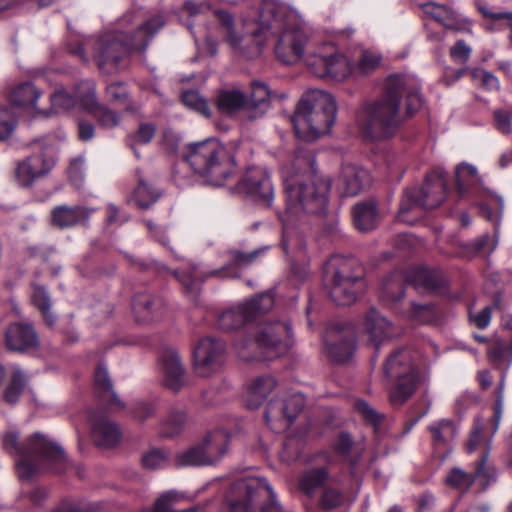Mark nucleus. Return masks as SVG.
<instances>
[{"label":"nucleus","instance_id":"nucleus-28","mask_svg":"<svg viewBox=\"0 0 512 512\" xmlns=\"http://www.w3.org/2000/svg\"><path fill=\"white\" fill-rule=\"evenodd\" d=\"M91 210L82 206H56L51 212L53 226L64 229L88 222Z\"/></svg>","mask_w":512,"mask_h":512},{"label":"nucleus","instance_id":"nucleus-31","mask_svg":"<svg viewBox=\"0 0 512 512\" xmlns=\"http://www.w3.org/2000/svg\"><path fill=\"white\" fill-rule=\"evenodd\" d=\"M216 108L224 115L233 116L244 110L246 120V95L239 89H222L215 97Z\"/></svg>","mask_w":512,"mask_h":512},{"label":"nucleus","instance_id":"nucleus-64","mask_svg":"<svg viewBox=\"0 0 512 512\" xmlns=\"http://www.w3.org/2000/svg\"><path fill=\"white\" fill-rule=\"evenodd\" d=\"M498 305L500 306V299L495 300L493 305L486 306L477 314L470 313L471 321L477 328L485 329L490 324L493 307Z\"/></svg>","mask_w":512,"mask_h":512},{"label":"nucleus","instance_id":"nucleus-59","mask_svg":"<svg viewBox=\"0 0 512 512\" xmlns=\"http://www.w3.org/2000/svg\"><path fill=\"white\" fill-rule=\"evenodd\" d=\"M343 494L340 490L326 487L320 498V506L324 510H333L343 503Z\"/></svg>","mask_w":512,"mask_h":512},{"label":"nucleus","instance_id":"nucleus-20","mask_svg":"<svg viewBox=\"0 0 512 512\" xmlns=\"http://www.w3.org/2000/svg\"><path fill=\"white\" fill-rule=\"evenodd\" d=\"M356 334L352 326L338 325L325 338L327 356L336 363L347 361L355 347Z\"/></svg>","mask_w":512,"mask_h":512},{"label":"nucleus","instance_id":"nucleus-42","mask_svg":"<svg viewBox=\"0 0 512 512\" xmlns=\"http://www.w3.org/2000/svg\"><path fill=\"white\" fill-rule=\"evenodd\" d=\"M50 170V165L46 163L43 156L34 155L27 158L19 164L17 173L20 176L35 179L43 176Z\"/></svg>","mask_w":512,"mask_h":512},{"label":"nucleus","instance_id":"nucleus-11","mask_svg":"<svg viewBox=\"0 0 512 512\" xmlns=\"http://www.w3.org/2000/svg\"><path fill=\"white\" fill-rule=\"evenodd\" d=\"M447 189L444 173L441 170H433L427 174L423 187L405 190L399 205L398 220L413 224L414 219L409 218L408 213L417 208L424 210L437 208L444 201Z\"/></svg>","mask_w":512,"mask_h":512},{"label":"nucleus","instance_id":"nucleus-12","mask_svg":"<svg viewBox=\"0 0 512 512\" xmlns=\"http://www.w3.org/2000/svg\"><path fill=\"white\" fill-rule=\"evenodd\" d=\"M260 251L243 252L238 249H229L225 255L227 263L220 269L211 270L207 274L201 272L197 265H189L186 268L175 270L174 275L185 288L186 292L196 295L199 285L208 277H230L239 276L240 269L250 266L258 257Z\"/></svg>","mask_w":512,"mask_h":512},{"label":"nucleus","instance_id":"nucleus-44","mask_svg":"<svg viewBox=\"0 0 512 512\" xmlns=\"http://www.w3.org/2000/svg\"><path fill=\"white\" fill-rule=\"evenodd\" d=\"M77 101L83 110L93 115L103 105L97 101L95 86L93 83L87 82L79 85L77 88Z\"/></svg>","mask_w":512,"mask_h":512},{"label":"nucleus","instance_id":"nucleus-14","mask_svg":"<svg viewBox=\"0 0 512 512\" xmlns=\"http://www.w3.org/2000/svg\"><path fill=\"white\" fill-rule=\"evenodd\" d=\"M217 20L219 33L224 41L235 51H238L248 59L255 58L261 54L264 45V38L261 36V26L243 33L242 25L237 24L233 14L225 9L214 11Z\"/></svg>","mask_w":512,"mask_h":512},{"label":"nucleus","instance_id":"nucleus-41","mask_svg":"<svg viewBox=\"0 0 512 512\" xmlns=\"http://www.w3.org/2000/svg\"><path fill=\"white\" fill-rule=\"evenodd\" d=\"M187 423L186 413L182 410L171 409L161 424V435L172 438L182 433Z\"/></svg>","mask_w":512,"mask_h":512},{"label":"nucleus","instance_id":"nucleus-4","mask_svg":"<svg viewBox=\"0 0 512 512\" xmlns=\"http://www.w3.org/2000/svg\"><path fill=\"white\" fill-rule=\"evenodd\" d=\"M165 24L161 15H156L133 33L128 36L125 32H109L105 33L98 39L80 44L75 51L84 61L87 60L86 47L92 46L93 56L97 61L100 69H114L118 66L119 61L130 52H144L149 44L150 39Z\"/></svg>","mask_w":512,"mask_h":512},{"label":"nucleus","instance_id":"nucleus-23","mask_svg":"<svg viewBox=\"0 0 512 512\" xmlns=\"http://www.w3.org/2000/svg\"><path fill=\"white\" fill-rule=\"evenodd\" d=\"M161 371L162 383L167 389L178 392L186 386V370L179 354L175 350H164L161 357Z\"/></svg>","mask_w":512,"mask_h":512},{"label":"nucleus","instance_id":"nucleus-29","mask_svg":"<svg viewBox=\"0 0 512 512\" xmlns=\"http://www.w3.org/2000/svg\"><path fill=\"white\" fill-rule=\"evenodd\" d=\"M270 90L265 83L253 82L251 93L246 96V120L255 121L264 116L269 108Z\"/></svg>","mask_w":512,"mask_h":512},{"label":"nucleus","instance_id":"nucleus-40","mask_svg":"<svg viewBox=\"0 0 512 512\" xmlns=\"http://www.w3.org/2000/svg\"><path fill=\"white\" fill-rule=\"evenodd\" d=\"M175 465L177 467L210 466L200 442L178 452L175 456Z\"/></svg>","mask_w":512,"mask_h":512},{"label":"nucleus","instance_id":"nucleus-18","mask_svg":"<svg viewBox=\"0 0 512 512\" xmlns=\"http://www.w3.org/2000/svg\"><path fill=\"white\" fill-rule=\"evenodd\" d=\"M305 404L304 396L295 393L282 400L268 403L265 411L266 423L275 431L285 430L294 422Z\"/></svg>","mask_w":512,"mask_h":512},{"label":"nucleus","instance_id":"nucleus-48","mask_svg":"<svg viewBox=\"0 0 512 512\" xmlns=\"http://www.w3.org/2000/svg\"><path fill=\"white\" fill-rule=\"evenodd\" d=\"M51 107L56 112L68 111L77 103L76 94L68 92L65 88H57L50 96Z\"/></svg>","mask_w":512,"mask_h":512},{"label":"nucleus","instance_id":"nucleus-37","mask_svg":"<svg viewBox=\"0 0 512 512\" xmlns=\"http://www.w3.org/2000/svg\"><path fill=\"white\" fill-rule=\"evenodd\" d=\"M328 479L329 472L325 467L311 468L301 475L299 489L307 496H313Z\"/></svg>","mask_w":512,"mask_h":512},{"label":"nucleus","instance_id":"nucleus-19","mask_svg":"<svg viewBox=\"0 0 512 512\" xmlns=\"http://www.w3.org/2000/svg\"><path fill=\"white\" fill-rule=\"evenodd\" d=\"M236 189L239 193L248 195L266 206H269L273 199L274 190L270 176L260 167L249 168L239 180Z\"/></svg>","mask_w":512,"mask_h":512},{"label":"nucleus","instance_id":"nucleus-13","mask_svg":"<svg viewBox=\"0 0 512 512\" xmlns=\"http://www.w3.org/2000/svg\"><path fill=\"white\" fill-rule=\"evenodd\" d=\"M383 372L386 377L394 379L389 390L390 403L399 407L415 392L418 376L406 349L395 350L385 361Z\"/></svg>","mask_w":512,"mask_h":512},{"label":"nucleus","instance_id":"nucleus-27","mask_svg":"<svg viewBox=\"0 0 512 512\" xmlns=\"http://www.w3.org/2000/svg\"><path fill=\"white\" fill-rule=\"evenodd\" d=\"M8 349L25 351L38 345L37 334L32 325L27 323H12L5 332Z\"/></svg>","mask_w":512,"mask_h":512},{"label":"nucleus","instance_id":"nucleus-47","mask_svg":"<svg viewBox=\"0 0 512 512\" xmlns=\"http://www.w3.org/2000/svg\"><path fill=\"white\" fill-rule=\"evenodd\" d=\"M34 305L41 311L43 318L48 326H52L55 322V317L50 312V297L45 288L37 286L34 288L32 295Z\"/></svg>","mask_w":512,"mask_h":512},{"label":"nucleus","instance_id":"nucleus-51","mask_svg":"<svg viewBox=\"0 0 512 512\" xmlns=\"http://www.w3.org/2000/svg\"><path fill=\"white\" fill-rule=\"evenodd\" d=\"M168 463V455L164 450L152 448L145 452L141 457L143 468L156 470L164 468Z\"/></svg>","mask_w":512,"mask_h":512},{"label":"nucleus","instance_id":"nucleus-3","mask_svg":"<svg viewBox=\"0 0 512 512\" xmlns=\"http://www.w3.org/2000/svg\"><path fill=\"white\" fill-rule=\"evenodd\" d=\"M2 447L18 457L16 467L22 480L30 479L45 467L55 472H62L66 467L67 458L62 447L41 433H34L24 442H19L17 432L7 431L2 436Z\"/></svg>","mask_w":512,"mask_h":512},{"label":"nucleus","instance_id":"nucleus-6","mask_svg":"<svg viewBox=\"0 0 512 512\" xmlns=\"http://www.w3.org/2000/svg\"><path fill=\"white\" fill-rule=\"evenodd\" d=\"M336 113L333 96L314 89L303 95L291 121L299 138L314 141L329 133L335 123Z\"/></svg>","mask_w":512,"mask_h":512},{"label":"nucleus","instance_id":"nucleus-62","mask_svg":"<svg viewBox=\"0 0 512 512\" xmlns=\"http://www.w3.org/2000/svg\"><path fill=\"white\" fill-rule=\"evenodd\" d=\"M156 133V126L151 123H142L131 137V148L134 149L135 144H147L149 143Z\"/></svg>","mask_w":512,"mask_h":512},{"label":"nucleus","instance_id":"nucleus-35","mask_svg":"<svg viewBox=\"0 0 512 512\" xmlns=\"http://www.w3.org/2000/svg\"><path fill=\"white\" fill-rule=\"evenodd\" d=\"M94 390L96 396L101 402L114 405L118 408H123V403L118 399L115 391L113 390V385L109 378L107 369L102 364L98 365L95 372Z\"/></svg>","mask_w":512,"mask_h":512},{"label":"nucleus","instance_id":"nucleus-63","mask_svg":"<svg viewBox=\"0 0 512 512\" xmlns=\"http://www.w3.org/2000/svg\"><path fill=\"white\" fill-rule=\"evenodd\" d=\"M106 93L108 99L114 103L126 104L127 110H132L130 105L127 103L128 92L126 87L121 83H113L107 86Z\"/></svg>","mask_w":512,"mask_h":512},{"label":"nucleus","instance_id":"nucleus-5","mask_svg":"<svg viewBox=\"0 0 512 512\" xmlns=\"http://www.w3.org/2000/svg\"><path fill=\"white\" fill-rule=\"evenodd\" d=\"M259 25L264 42L269 36L279 34L275 55L281 62L291 65L303 57L310 41V34L287 18L285 7L273 1H264L261 6Z\"/></svg>","mask_w":512,"mask_h":512},{"label":"nucleus","instance_id":"nucleus-17","mask_svg":"<svg viewBox=\"0 0 512 512\" xmlns=\"http://www.w3.org/2000/svg\"><path fill=\"white\" fill-rule=\"evenodd\" d=\"M225 344L214 337H204L194 348V370L200 377H209L224 363Z\"/></svg>","mask_w":512,"mask_h":512},{"label":"nucleus","instance_id":"nucleus-50","mask_svg":"<svg viewBox=\"0 0 512 512\" xmlns=\"http://www.w3.org/2000/svg\"><path fill=\"white\" fill-rule=\"evenodd\" d=\"M18 121L12 110L0 106V142L6 141L14 133Z\"/></svg>","mask_w":512,"mask_h":512},{"label":"nucleus","instance_id":"nucleus-43","mask_svg":"<svg viewBox=\"0 0 512 512\" xmlns=\"http://www.w3.org/2000/svg\"><path fill=\"white\" fill-rule=\"evenodd\" d=\"M160 198V193L153 189L144 180H140L134 189L131 201L140 209H148Z\"/></svg>","mask_w":512,"mask_h":512},{"label":"nucleus","instance_id":"nucleus-60","mask_svg":"<svg viewBox=\"0 0 512 512\" xmlns=\"http://www.w3.org/2000/svg\"><path fill=\"white\" fill-rule=\"evenodd\" d=\"M182 100L186 106L195 109L207 117L210 116L208 103L198 92L187 91L183 93Z\"/></svg>","mask_w":512,"mask_h":512},{"label":"nucleus","instance_id":"nucleus-52","mask_svg":"<svg viewBox=\"0 0 512 512\" xmlns=\"http://www.w3.org/2000/svg\"><path fill=\"white\" fill-rule=\"evenodd\" d=\"M445 482L452 488L468 490L474 483L473 473L465 472L460 468H453L446 476Z\"/></svg>","mask_w":512,"mask_h":512},{"label":"nucleus","instance_id":"nucleus-38","mask_svg":"<svg viewBox=\"0 0 512 512\" xmlns=\"http://www.w3.org/2000/svg\"><path fill=\"white\" fill-rule=\"evenodd\" d=\"M184 500V494L176 490L166 491L161 494L155 501L154 508L152 511L143 512H200L204 508L200 505L176 511L173 506Z\"/></svg>","mask_w":512,"mask_h":512},{"label":"nucleus","instance_id":"nucleus-49","mask_svg":"<svg viewBox=\"0 0 512 512\" xmlns=\"http://www.w3.org/2000/svg\"><path fill=\"white\" fill-rule=\"evenodd\" d=\"M26 379L20 371H14L11 379L4 390V400L9 404H14L18 401L23 389L25 387Z\"/></svg>","mask_w":512,"mask_h":512},{"label":"nucleus","instance_id":"nucleus-2","mask_svg":"<svg viewBox=\"0 0 512 512\" xmlns=\"http://www.w3.org/2000/svg\"><path fill=\"white\" fill-rule=\"evenodd\" d=\"M406 79L402 75H390L382 94L367 103L359 122L364 136L370 140H386L393 137L405 122L401 110Z\"/></svg>","mask_w":512,"mask_h":512},{"label":"nucleus","instance_id":"nucleus-34","mask_svg":"<svg viewBox=\"0 0 512 512\" xmlns=\"http://www.w3.org/2000/svg\"><path fill=\"white\" fill-rule=\"evenodd\" d=\"M276 380L270 375L257 377L248 388L246 405L249 409L258 408L276 387Z\"/></svg>","mask_w":512,"mask_h":512},{"label":"nucleus","instance_id":"nucleus-45","mask_svg":"<svg viewBox=\"0 0 512 512\" xmlns=\"http://www.w3.org/2000/svg\"><path fill=\"white\" fill-rule=\"evenodd\" d=\"M382 60V56L370 50H362L353 65V74L367 75L376 70Z\"/></svg>","mask_w":512,"mask_h":512},{"label":"nucleus","instance_id":"nucleus-61","mask_svg":"<svg viewBox=\"0 0 512 512\" xmlns=\"http://www.w3.org/2000/svg\"><path fill=\"white\" fill-rule=\"evenodd\" d=\"M383 295L392 301L401 300L404 297L402 277L395 276L388 279L383 286Z\"/></svg>","mask_w":512,"mask_h":512},{"label":"nucleus","instance_id":"nucleus-33","mask_svg":"<svg viewBox=\"0 0 512 512\" xmlns=\"http://www.w3.org/2000/svg\"><path fill=\"white\" fill-rule=\"evenodd\" d=\"M353 221L355 227L362 232L373 230L379 221L376 202L369 199L355 204L353 207Z\"/></svg>","mask_w":512,"mask_h":512},{"label":"nucleus","instance_id":"nucleus-10","mask_svg":"<svg viewBox=\"0 0 512 512\" xmlns=\"http://www.w3.org/2000/svg\"><path fill=\"white\" fill-rule=\"evenodd\" d=\"M323 278L333 302L348 306L357 299L363 269L357 259L336 255L326 263Z\"/></svg>","mask_w":512,"mask_h":512},{"label":"nucleus","instance_id":"nucleus-56","mask_svg":"<svg viewBox=\"0 0 512 512\" xmlns=\"http://www.w3.org/2000/svg\"><path fill=\"white\" fill-rule=\"evenodd\" d=\"M405 79H407L405 77ZM406 95L405 110L402 113L405 116V121L412 117L422 106V98L416 89L408 88V80H406V88L403 96Z\"/></svg>","mask_w":512,"mask_h":512},{"label":"nucleus","instance_id":"nucleus-25","mask_svg":"<svg viewBox=\"0 0 512 512\" xmlns=\"http://www.w3.org/2000/svg\"><path fill=\"white\" fill-rule=\"evenodd\" d=\"M404 280L424 292H436L445 286L443 273L425 266L413 267L405 272Z\"/></svg>","mask_w":512,"mask_h":512},{"label":"nucleus","instance_id":"nucleus-46","mask_svg":"<svg viewBox=\"0 0 512 512\" xmlns=\"http://www.w3.org/2000/svg\"><path fill=\"white\" fill-rule=\"evenodd\" d=\"M496 477L495 468L488 464V454H483L473 472L474 483L478 482L484 490L496 481Z\"/></svg>","mask_w":512,"mask_h":512},{"label":"nucleus","instance_id":"nucleus-7","mask_svg":"<svg viewBox=\"0 0 512 512\" xmlns=\"http://www.w3.org/2000/svg\"><path fill=\"white\" fill-rule=\"evenodd\" d=\"M183 157L196 174L213 186H222L236 172L233 154L216 138L188 144Z\"/></svg>","mask_w":512,"mask_h":512},{"label":"nucleus","instance_id":"nucleus-55","mask_svg":"<svg viewBox=\"0 0 512 512\" xmlns=\"http://www.w3.org/2000/svg\"><path fill=\"white\" fill-rule=\"evenodd\" d=\"M354 441L348 432H340L334 440L333 449L334 451L342 456L345 460L351 462V465L356 464V460L350 459V453L353 448Z\"/></svg>","mask_w":512,"mask_h":512},{"label":"nucleus","instance_id":"nucleus-26","mask_svg":"<svg viewBox=\"0 0 512 512\" xmlns=\"http://www.w3.org/2000/svg\"><path fill=\"white\" fill-rule=\"evenodd\" d=\"M90 421L92 423V439L97 446L111 448L120 442L122 436L120 428L106 416L93 413L90 415Z\"/></svg>","mask_w":512,"mask_h":512},{"label":"nucleus","instance_id":"nucleus-58","mask_svg":"<svg viewBox=\"0 0 512 512\" xmlns=\"http://www.w3.org/2000/svg\"><path fill=\"white\" fill-rule=\"evenodd\" d=\"M92 116L97 119L100 126L106 129H112L118 126L121 121L120 115L105 105H102Z\"/></svg>","mask_w":512,"mask_h":512},{"label":"nucleus","instance_id":"nucleus-54","mask_svg":"<svg viewBox=\"0 0 512 512\" xmlns=\"http://www.w3.org/2000/svg\"><path fill=\"white\" fill-rule=\"evenodd\" d=\"M411 317L422 324H428L437 319V311L433 304H413Z\"/></svg>","mask_w":512,"mask_h":512},{"label":"nucleus","instance_id":"nucleus-32","mask_svg":"<svg viewBox=\"0 0 512 512\" xmlns=\"http://www.w3.org/2000/svg\"><path fill=\"white\" fill-rule=\"evenodd\" d=\"M455 185L459 197L465 198L482 185V179L475 166L461 163L455 170Z\"/></svg>","mask_w":512,"mask_h":512},{"label":"nucleus","instance_id":"nucleus-53","mask_svg":"<svg viewBox=\"0 0 512 512\" xmlns=\"http://www.w3.org/2000/svg\"><path fill=\"white\" fill-rule=\"evenodd\" d=\"M424 9L425 12L433 17L437 22L446 27H451L454 20V13L449 7L435 3H428L424 6Z\"/></svg>","mask_w":512,"mask_h":512},{"label":"nucleus","instance_id":"nucleus-57","mask_svg":"<svg viewBox=\"0 0 512 512\" xmlns=\"http://www.w3.org/2000/svg\"><path fill=\"white\" fill-rule=\"evenodd\" d=\"M493 122L495 128L502 134L512 132V109L501 108L493 111Z\"/></svg>","mask_w":512,"mask_h":512},{"label":"nucleus","instance_id":"nucleus-15","mask_svg":"<svg viewBox=\"0 0 512 512\" xmlns=\"http://www.w3.org/2000/svg\"><path fill=\"white\" fill-rule=\"evenodd\" d=\"M306 63L309 70L319 78L329 77L342 81L353 74L352 63L328 43L309 53Z\"/></svg>","mask_w":512,"mask_h":512},{"label":"nucleus","instance_id":"nucleus-39","mask_svg":"<svg viewBox=\"0 0 512 512\" xmlns=\"http://www.w3.org/2000/svg\"><path fill=\"white\" fill-rule=\"evenodd\" d=\"M428 430L435 446L447 445L456 435V426L449 419H441L432 423L429 425Z\"/></svg>","mask_w":512,"mask_h":512},{"label":"nucleus","instance_id":"nucleus-16","mask_svg":"<svg viewBox=\"0 0 512 512\" xmlns=\"http://www.w3.org/2000/svg\"><path fill=\"white\" fill-rule=\"evenodd\" d=\"M273 304L274 300L270 294H260L245 303L223 311L218 317V326L224 331L239 329L258 315L267 313Z\"/></svg>","mask_w":512,"mask_h":512},{"label":"nucleus","instance_id":"nucleus-22","mask_svg":"<svg viewBox=\"0 0 512 512\" xmlns=\"http://www.w3.org/2000/svg\"><path fill=\"white\" fill-rule=\"evenodd\" d=\"M371 176L368 170L356 164H344L337 179V190L341 196L354 197L369 187Z\"/></svg>","mask_w":512,"mask_h":512},{"label":"nucleus","instance_id":"nucleus-1","mask_svg":"<svg viewBox=\"0 0 512 512\" xmlns=\"http://www.w3.org/2000/svg\"><path fill=\"white\" fill-rule=\"evenodd\" d=\"M314 155L304 149L297 148L291 168L283 170L284 192L286 208L279 213L283 226L282 245L285 250L294 245L302 246L296 229L306 223L308 214H319L325 210L329 183L325 180L305 182L299 173L312 168Z\"/></svg>","mask_w":512,"mask_h":512},{"label":"nucleus","instance_id":"nucleus-24","mask_svg":"<svg viewBox=\"0 0 512 512\" xmlns=\"http://www.w3.org/2000/svg\"><path fill=\"white\" fill-rule=\"evenodd\" d=\"M133 311L139 323L150 324L161 320L166 314L167 307L160 296L141 293L133 299Z\"/></svg>","mask_w":512,"mask_h":512},{"label":"nucleus","instance_id":"nucleus-21","mask_svg":"<svg viewBox=\"0 0 512 512\" xmlns=\"http://www.w3.org/2000/svg\"><path fill=\"white\" fill-rule=\"evenodd\" d=\"M364 330L370 344L377 351L382 345L399 335L398 329L375 308H370L364 318Z\"/></svg>","mask_w":512,"mask_h":512},{"label":"nucleus","instance_id":"nucleus-8","mask_svg":"<svg viewBox=\"0 0 512 512\" xmlns=\"http://www.w3.org/2000/svg\"><path fill=\"white\" fill-rule=\"evenodd\" d=\"M292 343L289 321H265L257 326L253 342L238 346V355L243 360H273L286 354Z\"/></svg>","mask_w":512,"mask_h":512},{"label":"nucleus","instance_id":"nucleus-36","mask_svg":"<svg viewBox=\"0 0 512 512\" xmlns=\"http://www.w3.org/2000/svg\"><path fill=\"white\" fill-rule=\"evenodd\" d=\"M40 95V90L32 83L24 82L17 85L12 90L10 93V101L15 106L33 109L36 111V103Z\"/></svg>","mask_w":512,"mask_h":512},{"label":"nucleus","instance_id":"nucleus-9","mask_svg":"<svg viewBox=\"0 0 512 512\" xmlns=\"http://www.w3.org/2000/svg\"><path fill=\"white\" fill-rule=\"evenodd\" d=\"M230 512H288L282 509L265 479L245 477L236 480L227 495Z\"/></svg>","mask_w":512,"mask_h":512},{"label":"nucleus","instance_id":"nucleus-30","mask_svg":"<svg viewBox=\"0 0 512 512\" xmlns=\"http://www.w3.org/2000/svg\"><path fill=\"white\" fill-rule=\"evenodd\" d=\"M229 435L224 430H215L209 432L200 444L204 450L205 456L210 465H215L227 453L229 445Z\"/></svg>","mask_w":512,"mask_h":512}]
</instances>
